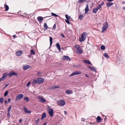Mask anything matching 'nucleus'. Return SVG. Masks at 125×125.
<instances>
[{
    "label": "nucleus",
    "instance_id": "1",
    "mask_svg": "<svg viewBox=\"0 0 125 125\" xmlns=\"http://www.w3.org/2000/svg\"><path fill=\"white\" fill-rule=\"evenodd\" d=\"M87 33L86 32L83 33L81 35V38L79 37V41L81 42L84 41L85 39L87 36Z\"/></svg>",
    "mask_w": 125,
    "mask_h": 125
},
{
    "label": "nucleus",
    "instance_id": "2",
    "mask_svg": "<svg viewBox=\"0 0 125 125\" xmlns=\"http://www.w3.org/2000/svg\"><path fill=\"white\" fill-rule=\"evenodd\" d=\"M103 26L102 27V32H104L107 29L108 27L107 22L106 21V22L104 24H103Z\"/></svg>",
    "mask_w": 125,
    "mask_h": 125
},
{
    "label": "nucleus",
    "instance_id": "3",
    "mask_svg": "<svg viewBox=\"0 0 125 125\" xmlns=\"http://www.w3.org/2000/svg\"><path fill=\"white\" fill-rule=\"evenodd\" d=\"M57 104L60 106H62L65 104V102L64 100H61L58 102Z\"/></svg>",
    "mask_w": 125,
    "mask_h": 125
},
{
    "label": "nucleus",
    "instance_id": "4",
    "mask_svg": "<svg viewBox=\"0 0 125 125\" xmlns=\"http://www.w3.org/2000/svg\"><path fill=\"white\" fill-rule=\"evenodd\" d=\"M47 110L50 115L51 117H52L53 114V110L51 109L50 107H48Z\"/></svg>",
    "mask_w": 125,
    "mask_h": 125
},
{
    "label": "nucleus",
    "instance_id": "5",
    "mask_svg": "<svg viewBox=\"0 0 125 125\" xmlns=\"http://www.w3.org/2000/svg\"><path fill=\"white\" fill-rule=\"evenodd\" d=\"M35 82H37V83L40 84L42 83L43 82L44 79L42 78H39L35 80Z\"/></svg>",
    "mask_w": 125,
    "mask_h": 125
},
{
    "label": "nucleus",
    "instance_id": "6",
    "mask_svg": "<svg viewBox=\"0 0 125 125\" xmlns=\"http://www.w3.org/2000/svg\"><path fill=\"white\" fill-rule=\"evenodd\" d=\"M24 95L22 94L18 95L16 96V98L15 99V101L19 100L22 98L23 96Z\"/></svg>",
    "mask_w": 125,
    "mask_h": 125
},
{
    "label": "nucleus",
    "instance_id": "7",
    "mask_svg": "<svg viewBox=\"0 0 125 125\" xmlns=\"http://www.w3.org/2000/svg\"><path fill=\"white\" fill-rule=\"evenodd\" d=\"M8 76V74L7 73H4L2 77L0 79V81H1L3 80L4 79H5L6 77Z\"/></svg>",
    "mask_w": 125,
    "mask_h": 125
},
{
    "label": "nucleus",
    "instance_id": "8",
    "mask_svg": "<svg viewBox=\"0 0 125 125\" xmlns=\"http://www.w3.org/2000/svg\"><path fill=\"white\" fill-rule=\"evenodd\" d=\"M63 61H64L65 60H67L70 61L71 59L68 56H63L62 58Z\"/></svg>",
    "mask_w": 125,
    "mask_h": 125
},
{
    "label": "nucleus",
    "instance_id": "9",
    "mask_svg": "<svg viewBox=\"0 0 125 125\" xmlns=\"http://www.w3.org/2000/svg\"><path fill=\"white\" fill-rule=\"evenodd\" d=\"M81 73V72L80 71H75L72 73L70 75V76H71L76 75L79 74Z\"/></svg>",
    "mask_w": 125,
    "mask_h": 125
},
{
    "label": "nucleus",
    "instance_id": "10",
    "mask_svg": "<svg viewBox=\"0 0 125 125\" xmlns=\"http://www.w3.org/2000/svg\"><path fill=\"white\" fill-rule=\"evenodd\" d=\"M38 98L41 102L44 103L46 102V100L43 97H38Z\"/></svg>",
    "mask_w": 125,
    "mask_h": 125
},
{
    "label": "nucleus",
    "instance_id": "11",
    "mask_svg": "<svg viewBox=\"0 0 125 125\" xmlns=\"http://www.w3.org/2000/svg\"><path fill=\"white\" fill-rule=\"evenodd\" d=\"M22 53V51H18L15 53V54L17 56H20Z\"/></svg>",
    "mask_w": 125,
    "mask_h": 125
},
{
    "label": "nucleus",
    "instance_id": "12",
    "mask_svg": "<svg viewBox=\"0 0 125 125\" xmlns=\"http://www.w3.org/2000/svg\"><path fill=\"white\" fill-rule=\"evenodd\" d=\"M30 68V66L27 65H23V68L24 70H25L27 69H28Z\"/></svg>",
    "mask_w": 125,
    "mask_h": 125
},
{
    "label": "nucleus",
    "instance_id": "13",
    "mask_svg": "<svg viewBox=\"0 0 125 125\" xmlns=\"http://www.w3.org/2000/svg\"><path fill=\"white\" fill-rule=\"evenodd\" d=\"M15 75L16 76L17 75V74L13 72H11L9 73L8 75L10 77H11L13 75Z\"/></svg>",
    "mask_w": 125,
    "mask_h": 125
},
{
    "label": "nucleus",
    "instance_id": "14",
    "mask_svg": "<svg viewBox=\"0 0 125 125\" xmlns=\"http://www.w3.org/2000/svg\"><path fill=\"white\" fill-rule=\"evenodd\" d=\"M96 120L97 122L100 123L102 119L100 116H98L96 118Z\"/></svg>",
    "mask_w": 125,
    "mask_h": 125
},
{
    "label": "nucleus",
    "instance_id": "15",
    "mask_svg": "<svg viewBox=\"0 0 125 125\" xmlns=\"http://www.w3.org/2000/svg\"><path fill=\"white\" fill-rule=\"evenodd\" d=\"M83 62H84L85 63L89 64L91 65H92V63H91L89 61H88L87 60H83Z\"/></svg>",
    "mask_w": 125,
    "mask_h": 125
},
{
    "label": "nucleus",
    "instance_id": "16",
    "mask_svg": "<svg viewBox=\"0 0 125 125\" xmlns=\"http://www.w3.org/2000/svg\"><path fill=\"white\" fill-rule=\"evenodd\" d=\"M77 53L79 54L82 53V48L80 47L78 49H77Z\"/></svg>",
    "mask_w": 125,
    "mask_h": 125
},
{
    "label": "nucleus",
    "instance_id": "17",
    "mask_svg": "<svg viewBox=\"0 0 125 125\" xmlns=\"http://www.w3.org/2000/svg\"><path fill=\"white\" fill-rule=\"evenodd\" d=\"M99 9V8L97 7L93 9L92 11L94 13H96Z\"/></svg>",
    "mask_w": 125,
    "mask_h": 125
},
{
    "label": "nucleus",
    "instance_id": "18",
    "mask_svg": "<svg viewBox=\"0 0 125 125\" xmlns=\"http://www.w3.org/2000/svg\"><path fill=\"white\" fill-rule=\"evenodd\" d=\"M114 4L112 2H108L106 3V5L107 7H109Z\"/></svg>",
    "mask_w": 125,
    "mask_h": 125
},
{
    "label": "nucleus",
    "instance_id": "19",
    "mask_svg": "<svg viewBox=\"0 0 125 125\" xmlns=\"http://www.w3.org/2000/svg\"><path fill=\"white\" fill-rule=\"evenodd\" d=\"M88 10H89V7H88V4H87L86 6V7L85 8V13L86 14L88 12Z\"/></svg>",
    "mask_w": 125,
    "mask_h": 125
},
{
    "label": "nucleus",
    "instance_id": "20",
    "mask_svg": "<svg viewBox=\"0 0 125 125\" xmlns=\"http://www.w3.org/2000/svg\"><path fill=\"white\" fill-rule=\"evenodd\" d=\"M56 46L57 48L58 49L59 51H60L61 50L60 46L59 43H57L56 44Z\"/></svg>",
    "mask_w": 125,
    "mask_h": 125
},
{
    "label": "nucleus",
    "instance_id": "21",
    "mask_svg": "<svg viewBox=\"0 0 125 125\" xmlns=\"http://www.w3.org/2000/svg\"><path fill=\"white\" fill-rule=\"evenodd\" d=\"M37 19L39 21L41 22L43 20V18L42 17L39 16L37 18Z\"/></svg>",
    "mask_w": 125,
    "mask_h": 125
},
{
    "label": "nucleus",
    "instance_id": "22",
    "mask_svg": "<svg viewBox=\"0 0 125 125\" xmlns=\"http://www.w3.org/2000/svg\"><path fill=\"white\" fill-rule=\"evenodd\" d=\"M88 68L92 70L95 71H96V69L94 67H91L90 66H88Z\"/></svg>",
    "mask_w": 125,
    "mask_h": 125
},
{
    "label": "nucleus",
    "instance_id": "23",
    "mask_svg": "<svg viewBox=\"0 0 125 125\" xmlns=\"http://www.w3.org/2000/svg\"><path fill=\"white\" fill-rule=\"evenodd\" d=\"M44 30H46L48 28V26H47L46 23H44Z\"/></svg>",
    "mask_w": 125,
    "mask_h": 125
},
{
    "label": "nucleus",
    "instance_id": "24",
    "mask_svg": "<svg viewBox=\"0 0 125 125\" xmlns=\"http://www.w3.org/2000/svg\"><path fill=\"white\" fill-rule=\"evenodd\" d=\"M4 6L5 8V10L6 11H8L9 9V7L6 4H5Z\"/></svg>",
    "mask_w": 125,
    "mask_h": 125
},
{
    "label": "nucleus",
    "instance_id": "25",
    "mask_svg": "<svg viewBox=\"0 0 125 125\" xmlns=\"http://www.w3.org/2000/svg\"><path fill=\"white\" fill-rule=\"evenodd\" d=\"M65 92L66 94H71L72 92L71 90H67Z\"/></svg>",
    "mask_w": 125,
    "mask_h": 125
},
{
    "label": "nucleus",
    "instance_id": "26",
    "mask_svg": "<svg viewBox=\"0 0 125 125\" xmlns=\"http://www.w3.org/2000/svg\"><path fill=\"white\" fill-rule=\"evenodd\" d=\"M23 110L25 112V113L26 114L27 113V111H28V110L27 108H26L25 107H23Z\"/></svg>",
    "mask_w": 125,
    "mask_h": 125
},
{
    "label": "nucleus",
    "instance_id": "27",
    "mask_svg": "<svg viewBox=\"0 0 125 125\" xmlns=\"http://www.w3.org/2000/svg\"><path fill=\"white\" fill-rule=\"evenodd\" d=\"M46 116V114L45 113H44L42 115L41 119H43Z\"/></svg>",
    "mask_w": 125,
    "mask_h": 125
},
{
    "label": "nucleus",
    "instance_id": "28",
    "mask_svg": "<svg viewBox=\"0 0 125 125\" xmlns=\"http://www.w3.org/2000/svg\"><path fill=\"white\" fill-rule=\"evenodd\" d=\"M52 38L51 37H50V46H51L52 43Z\"/></svg>",
    "mask_w": 125,
    "mask_h": 125
},
{
    "label": "nucleus",
    "instance_id": "29",
    "mask_svg": "<svg viewBox=\"0 0 125 125\" xmlns=\"http://www.w3.org/2000/svg\"><path fill=\"white\" fill-rule=\"evenodd\" d=\"M104 2H102L100 4H99L97 6V7L99 8V9H100V8L101 7V6L103 5L104 4Z\"/></svg>",
    "mask_w": 125,
    "mask_h": 125
},
{
    "label": "nucleus",
    "instance_id": "30",
    "mask_svg": "<svg viewBox=\"0 0 125 125\" xmlns=\"http://www.w3.org/2000/svg\"><path fill=\"white\" fill-rule=\"evenodd\" d=\"M65 17L66 19L67 20H69L71 18L70 16H68L67 14H66L65 15Z\"/></svg>",
    "mask_w": 125,
    "mask_h": 125
},
{
    "label": "nucleus",
    "instance_id": "31",
    "mask_svg": "<svg viewBox=\"0 0 125 125\" xmlns=\"http://www.w3.org/2000/svg\"><path fill=\"white\" fill-rule=\"evenodd\" d=\"M31 55H34L35 54V52H34L33 50H31Z\"/></svg>",
    "mask_w": 125,
    "mask_h": 125
},
{
    "label": "nucleus",
    "instance_id": "32",
    "mask_svg": "<svg viewBox=\"0 0 125 125\" xmlns=\"http://www.w3.org/2000/svg\"><path fill=\"white\" fill-rule=\"evenodd\" d=\"M104 56L105 57L108 58L109 57L108 54L106 53H104Z\"/></svg>",
    "mask_w": 125,
    "mask_h": 125
},
{
    "label": "nucleus",
    "instance_id": "33",
    "mask_svg": "<svg viewBox=\"0 0 125 125\" xmlns=\"http://www.w3.org/2000/svg\"><path fill=\"white\" fill-rule=\"evenodd\" d=\"M83 15H80L79 17H78V19H80V20H81L83 18Z\"/></svg>",
    "mask_w": 125,
    "mask_h": 125
},
{
    "label": "nucleus",
    "instance_id": "34",
    "mask_svg": "<svg viewBox=\"0 0 125 125\" xmlns=\"http://www.w3.org/2000/svg\"><path fill=\"white\" fill-rule=\"evenodd\" d=\"M11 108V105H10L7 109V112H10V111Z\"/></svg>",
    "mask_w": 125,
    "mask_h": 125
},
{
    "label": "nucleus",
    "instance_id": "35",
    "mask_svg": "<svg viewBox=\"0 0 125 125\" xmlns=\"http://www.w3.org/2000/svg\"><path fill=\"white\" fill-rule=\"evenodd\" d=\"M74 47L75 48L77 49H79V48L80 47L79 45H75Z\"/></svg>",
    "mask_w": 125,
    "mask_h": 125
},
{
    "label": "nucleus",
    "instance_id": "36",
    "mask_svg": "<svg viewBox=\"0 0 125 125\" xmlns=\"http://www.w3.org/2000/svg\"><path fill=\"white\" fill-rule=\"evenodd\" d=\"M105 47L104 45H102L100 47L101 49L102 50H104L105 49Z\"/></svg>",
    "mask_w": 125,
    "mask_h": 125
},
{
    "label": "nucleus",
    "instance_id": "37",
    "mask_svg": "<svg viewBox=\"0 0 125 125\" xmlns=\"http://www.w3.org/2000/svg\"><path fill=\"white\" fill-rule=\"evenodd\" d=\"M51 14L52 16H53L56 17H57L59 16L58 15H56L55 14L53 13H52Z\"/></svg>",
    "mask_w": 125,
    "mask_h": 125
},
{
    "label": "nucleus",
    "instance_id": "38",
    "mask_svg": "<svg viewBox=\"0 0 125 125\" xmlns=\"http://www.w3.org/2000/svg\"><path fill=\"white\" fill-rule=\"evenodd\" d=\"M4 101V99L3 98H0V102L2 103H3Z\"/></svg>",
    "mask_w": 125,
    "mask_h": 125
},
{
    "label": "nucleus",
    "instance_id": "39",
    "mask_svg": "<svg viewBox=\"0 0 125 125\" xmlns=\"http://www.w3.org/2000/svg\"><path fill=\"white\" fill-rule=\"evenodd\" d=\"M65 21L66 22H67L68 24H70V22L68 20H65Z\"/></svg>",
    "mask_w": 125,
    "mask_h": 125
},
{
    "label": "nucleus",
    "instance_id": "40",
    "mask_svg": "<svg viewBox=\"0 0 125 125\" xmlns=\"http://www.w3.org/2000/svg\"><path fill=\"white\" fill-rule=\"evenodd\" d=\"M24 100H25L27 101H29V99L28 97H25L24 99Z\"/></svg>",
    "mask_w": 125,
    "mask_h": 125
},
{
    "label": "nucleus",
    "instance_id": "41",
    "mask_svg": "<svg viewBox=\"0 0 125 125\" xmlns=\"http://www.w3.org/2000/svg\"><path fill=\"white\" fill-rule=\"evenodd\" d=\"M30 83H31L30 82H29L28 83H27L26 84V87H28L30 85Z\"/></svg>",
    "mask_w": 125,
    "mask_h": 125
},
{
    "label": "nucleus",
    "instance_id": "42",
    "mask_svg": "<svg viewBox=\"0 0 125 125\" xmlns=\"http://www.w3.org/2000/svg\"><path fill=\"white\" fill-rule=\"evenodd\" d=\"M39 118L37 120H36L35 121V124H38V122H39Z\"/></svg>",
    "mask_w": 125,
    "mask_h": 125
},
{
    "label": "nucleus",
    "instance_id": "43",
    "mask_svg": "<svg viewBox=\"0 0 125 125\" xmlns=\"http://www.w3.org/2000/svg\"><path fill=\"white\" fill-rule=\"evenodd\" d=\"M8 91H7L4 94V96H5L8 95Z\"/></svg>",
    "mask_w": 125,
    "mask_h": 125
},
{
    "label": "nucleus",
    "instance_id": "44",
    "mask_svg": "<svg viewBox=\"0 0 125 125\" xmlns=\"http://www.w3.org/2000/svg\"><path fill=\"white\" fill-rule=\"evenodd\" d=\"M7 117L8 118H9L10 117V112H7Z\"/></svg>",
    "mask_w": 125,
    "mask_h": 125
},
{
    "label": "nucleus",
    "instance_id": "45",
    "mask_svg": "<svg viewBox=\"0 0 125 125\" xmlns=\"http://www.w3.org/2000/svg\"><path fill=\"white\" fill-rule=\"evenodd\" d=\"M55 89V86H52L50 88V89Z\"/></svg>",
    "mask_w": 125,
    "mask_h": 125
},
{
    "label": "nucleus",
    "instance_id": "46",
    "mask_svg": "<svg viewBox=\"0 0 125 125\" xmlns=\"http://www.w3.org/2000/svg\"><path fill=\"white\" fill-rule=\"evenodd\" d=\"M35 80H34V82H32V85L34 86V85L36 83H37V82H35Z\"/></svg>",
    "mask_w": 125,
    "mask_h": 125
},
{
    "label": "nucleus",
    "instance_id": "47",
    "mask_svg": "<svg viewBox=\"0 0 125 125\" xmlns=\"http://www.w3.org/2000/svg\"><path fill=\"white\" fill-rule=\"evenodd\" d=\"M56 26L55 24H54L53 27H52V29L53 30H55L56 28Z\"/></svg>",
    "mask_w": 125,
    "mask_h": 125
},
{
    "label": "nucleus",
    "instance_id": "48",
    "mask_svg": "<svg viewBox=\"0 0 125 125\" xmlns=\"http://www.w3.org/2000/svg\"><path fill=\"white\" fill-rule=\"evenodd\" d=\"M84 0H79L78 1L79 3H81Z\"/></svg>",
    "mask_w": 125,
    "mask_h": 125
},
{
    "label": "nucleus",
    "instance_id": "49",
    "mask_svg": "<svg viewBox=\"0 0 125 125\" xmlns=\"http://www.w3.org/2000/svg\"><path fill=\"white\" fill-rule=\"evenodd\" d=\"M31 111H27V113H29V114H30L31 113Z\"/></svg>",
    "mask_w": 125,
    "mask_h": 125
},
{
    "label": "nucleus",
    "instance_id": "50",
    "mask_svg": "<svg viewBox=\"0 0 125 125\" xmlns=\"http://www.w3.org/2000/svg\"><path fill=\"white\" fill-rule=\"evenodd\" d=\"M108 2H111V1H112L114 0H106Z\"/></svg>",
    "mask_w": 125,
    "mask_h": 125
},
{
    "label": "nucleus",
    "instance_id": "51",
    "mask_svg": "<svg viewBox=\"0 0 125 125\" xmlns=\"http://www.w3.org/2000/svg\"><path fill=\"white\" fill-rule=\"evenodd\" d=\"M85 120V119L84 118H82L81 119V121H84Z\"/></svg>",
    "mask_w": 125,
    "mask_h": 125
},
{
    "label": "nucleus",
    "instance_id": "52",
    "mask_svg": "<svg viewBox=\"0 0 125 125\" xmlns=\"http://www.w3.org/2000/svg\"><path fill=\"white\" fill-rule=\"evenodd\" d=\"M8 102H9L10 101V98H9L8 100Z\"/></svg>",
    "mask_w": 125,
    "mask_h": 125
},
{
    "label": "nucleus",
    "instance_id": "53",
    "mask_svg": "<svg viewBox=\"0 0 125 125\" xmlns=\"http://www.w3.org/2000/svg\"><path fill=\"white\" fill-rule=\"evenodd\" d=\"M22 121V119H20L19 121V123H21V122Z\"/></svg>",
    "mask_w": 125,
    "mask_h": 125
},
{
    "label": "nucleus",
    "instance_id": "54",
    "mask_svg": "<svg viewBox=\"0 0 125 125\" xmlns=\"http://www.w3.org/2000/svg\"><path fill=\"white\" fill-rule=\"evenodd\" d=\"M85 74V76L89 78V76L87 74Z\"/></svg>",
    "mask_w": 125,
    "mask_h": 125
},
{
    "label": "nucleus",
    "instance_id": "55",
    "mask_svg": "<svg viewBox=\"0 0 125 125\" xmlns=\"http://www.w3.org/2000/svg\"><path fill=\"white\" fill-rule=\"evenodd\" d=\"M64 113H65V115H66L67 114V112L65 111H64Z\"/></svg>",
    "mask_w": 125,
    "mask_h": 125
},
{
    "label": "nucleus",
    "instance_id": "56",
    "mask_svg": "<svg viewBox=\"0 0 125 125\" xmlns=\"http://www.w3.org/2000/svg\"><path fill=\"white\" fill-rule=\"evenodd\" d=\"M8 85H9V84H8L5 85V88L7 86H8Z\"/></svg>",
    "mask_w": 125,
    "mask_h": 125
},
{
    "label": "nucleus",
    "instance_id": "57",
    "mask_svg": "<svg viewBox=\"0 0 125 125\" xmlns=\"http://www.w3.org/2000/svg\"><path fill=\"white\" fill-rule=\"evenodd\" d=\"M40 73L39 72H38L37 73V75H39L40 74Z\"/></svg>",
    "mask_w": 125,
    "mask_h": 125
},
{
    "label": "nucleus",
    "instance_id": "58",
    "mask_svg": "<svg viewBox=\"0 0 125 125\" xmlns=\"http://www.w3.org/2000/svg\"><path fill=\"white\" fill-rule=\"evenodd\" d=\"M4 102L5 104H7V101L6 100H5L4 101Z\"/></svg>",
    "mask_w": 125,
    "mask_h": 125
},
{
    "label": "nucleus",
    "instance_id": "59",
    "mask_svg": "<svg viewBox=\"0 0 125 125\" xmlns=\"http://www.w3.org/2000/svg\"><path fill=\"white\" fill-rule=\"evenodd\" d=\"M55 89L57 88H58L59 87L58 86H55Z\"/></svg>",
    "mask_w": 125,
    "mask_h": 125
},
{
    "label": "nucleus",
    "instance_id": "60",
    "mask_svg": "<svg viewBox=\"0 0 125 125\" xmlns=\"http://www.w3.org/2000/svg\"><path fill=\"white\" fill-rule=\"evenodd\" d=\"M31 54H30V55H28V57H31Z\"/></svg>",
    "mask_w": 125,
    "mask_h": 125
},
{
    "label": "nucleus",
    "instance_id": "61",
    "mask_svg": "<svg viewBox=\"0 0 125 125\" xmlns=\"http://www.w3.org/2000/svg\"><path fill=\"white\" fill-rule=\"evenodd\" d=\"M61 35L63 37H64V35L63 34H61Z\"/></svg>",
    "mask_w": 125,
    "mask_h": 125
},
{
    "label": "nucleus",
    "instance_id": "62",
    "mask_svg": "<svg viewBox=\"0 0 125 125\" xmlns=\"http://www.w3.org/2000/svg\"><path fill=\"white\" fill-rule=\"evenodd\" d=\"M46 125L47 123L46 122H45L43 125Z\"/></svg>",
    "mask_w": 125,
    "mask_h": 125
},
{
    "label": "nucleus",
    "instance_id": "63",
    "mask_svg": "<svg viewBox=\"0 0 125 125\" xmlns=\"http://www.w3.org/2000/svg\"><path fill=\"white\" fill-rule=\"evenodd\" d=\"M122 4H125V1H123L122 3Z\"/></svg>",
    "mask_w": 125,
    "mask_h": 125
},
{
    "label": "nucleus",
    "instance_id": "64",
    "mask_svg": "<svg viewBox=\"0 0 125 125\" xmlns=\"http://www.w3.org/2000/svg\"><path fill=\"white\" fill-rule=\"evenodd\" d=\"M123 9L125 10V7H123Z\"/></svg>",
    "mask_w": 125,
    "mask_h": 125
}]
</instances>
